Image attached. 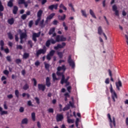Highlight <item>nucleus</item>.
<instances>
[{"label":"nucleus","mask_w":128,"mask_h":128,"mask_svg":"<svg viewBox=\"0 0 128 128\" xmlns=\"http://www.w3.org/2000/svg\"><path fill=\"white\" fill-rule=\"evenodd\" d=\"M56 40L53 38L48 40L46 42V46L47 48H50V44H54L56 42H66V38H64V36L57 35L55 38Z\"/></svg>","instance_id":"1"},{"label":"nucleus","mask_w":128,"mask_h":128,"mask_svg":"<svg viewBox=\"0 0 128 128\" xmlns=\"http://www.w3.org/2000/svg\"><path fill=\"white\" fill-rule=\"evenodd\" d=\"M110 90L112 94V100L114 102H116V98H118V95L116 94V91L112 89V84H110Z\"/></svg>","instance_id":"2"},{"label":"nucleus","mask_w":128,"mask_h":128,"mask_svg":"<svg viewBox=\"0 0 128 128\" xmlns=\"http://www.w3.org/2000/svg\"><path fill=\"white\" fill-rule=\"evenodd\" d=\"M108 120L110 122V126L111 128H112V124H113V126L116 127V118H114V117L112 118V117L110 116V114H108Z\"/></svg>","instance_id":"3"},{"label":"nucleus","mask_w":128,"mask_h":128,"mask_svg":"<svg viewBox=\"0 0 128 128\" xmlns=\"http://www.w3.org/2000/svg\"><path fill=\"white\" fill-rule=\"evenodd\" d=\"M46 52V46H44L42 49H40L36 51V56L37 58H38L40 56V54H44Z\"/></svg>","instance_id":"4"},{"label":"nucleus","mask_w":128,"mask_h":128,"mask_svg":"<svg viewBox=\"0 0 128 128\" xmlns=\"http://www.w3.org/2000/svg\"><path fill=\"white\" fill-rule=\"evenodd\" d=\"M68 62L70 66L72 68H76V64H74V61L72 59V55H70L68 57Z\"/></svg>","instance_id":"5"},{"label":"nucleus","mask_w":128,"mask_h":128,"mask_svg":"<svg viewBox=\"0 0 128 128\" xmlns=\"http://www.w3.org/2000/svg\"><path fill=\"white\" fill-rule=\"evenodd\" d=\"M58 76H62L60 80L61 84H64L68 82L64 76V72H58Z\"/></svg>","instance_id":"6"},{"label":"nucleus","mask_w":128,"mask_h":128,"mask_svg":"<svg viewBox=\"0 0 128 128\" xmlns=\"http://www.w3.org/2000/svg\"><path fill=\"white\" fill-rule=\"evenodd\" d=\"M30 0L26 2V0H18V4H24L25 8L28 6V4H30Z\"/></svg>","instance_id":"7"},{"label":"nucleus","mask_w":128,"mask_h":128,"mask_svg":"<svg viewBox=\"0 0 128 128\" xmlns=\"http://www.w3.org/2000/svg\"><path fill=\"white\" fill-rule=\"evenodd\" d=\"M40 32H39L38 33L34 32L32 35V40L34 42H36L38 40L36 38H40Z\"/></svg>","instance_id":"8"},{"label":"nucleus","mask_w":128,"mask_h":128,"mask_svg":"<svg viewBox=\"0 0 128 128\" xmlns=\"http://www.w3.org/2000/svg\"><path fill=\"white\" fill-rule=\"evenodd\" d=\"M55 32H56V28H50L48 32L49 36H52V38H54V36H56V33H55Z\"/></svg>","instance_id":"9"},{"label":"nucleus","mask_w":128,"mask_h":128,"mask_svg":"<svg viewBox=\"0 0 128 128\" xmlns=\"http://www.w3.org/2000/svg\"><path fill=\"white\" fill-rule=\"evenodd\" d=\"M66 42H62V44H58L56 46H55L54 47V50H59V48H64L66 46Z\"/></svg>","instance_id":"10"},{"label":"nucleus","mask_w":128,"mask_h":128,"mask_svg":"<svg viewBox=\"0 0 128 128\" xmlns=\"http://www.w3.org/2000/svg\"><path fill=\"white\" fill-rule=\"evenodd\" d=\"M66 66L62 65V66H58L57 68V72H56V74L58 76V72H60V70H64V72H66Z\"/></svg>","instance_id":"11"},{"label":"nucleus","mask_w":128,"mask_h":128,"mask_svg":"<svg viewBox=\"0 0 128 128\" xmlns=\"http://www.w3.org/2000/svg\"><path fill=\"white\" fill-rule=\"evenodd\" d=\"M112 10H113V12H115V14L117 16H120V12H118V6H116V5L114 4L112 7Z\"/></svg>","instance_id":"12"},{"label":"nucleus","mask_w":128,"mask_h":128,"mask_svg":"<svg viewBox=\"0 0 128 128\" xmlns=\"http://www.w3.org/2000/svg\"><path fill=\"white\" fill-rule=\"evenodd\" d=\"M64 120V115L62 114H57L56 116V122H62Z\"/></svg>","instance_id":"13"},{"label":"nucleus","mask_w":128,"mask_h":128,"mask_svg":"<svg viewBox=\"0 0 128 128\" xmlns=\"http://www.w3.org/2000/svg\"><path fill=\"white\" fill-rule=\"evenodd\" d=\"M122 86V81L118 80V82H116V88L118 90H120V88Z\"/></svg>","instance_id":"14"},{"label":"nucleus","mask_w":128,"mask_h":128,"mask_svg":"<svg viewBox=\"0 0 128 128\" xmlns=\"http://www.w3.org/2000/svg\"><path fill=\"white\" fill-rule=\"evenodd\" d=\"M58 4H52L48 6V8L50 10H54V8L55 10H58Z\"/></svg>","instance_id":"15"},{"label":"nucleus","mask_w":128,"mask_h":128,"mask_svg":"<svg viewBox=\"0 0 128 128\" xmlns=\"http://www.w3.org/2000/svg\"><path fill=\"white\" fill-rule=\"evenodd\" d=\"M38 86L39 90H42V92L46 90V85L42 84H38Z\"/></svg>","instance_id":"16"},{"label":"nucleus","mask_w":128,"mask_h":128,"mask_svg":"<svg viewBox=\"0 0 128 128\" xmlns=\"http://www.w3.org/2000/svg\"><path fill=\"white\" fill-rule=\"evenodd\" d=\"M14 0H10L8 2V4H7L9 8H12V6H14Z\"/></svg>","instance_id":"17"},{"label":"nucleus","mask_w":128,"mask_h":128,"mask_svg":"<svg viewBox=\"0 0 128 128\" xmlns=\"http://www.w3.org/2000/svg\"><path fill=\"white\" fill-rule=\"evenodd\" d=\"M46 86L48 88L50 86V77L46 78Z\"/></svg>","instance_id":"18"},{"label":"nucleus","mask_w":128,"mask_h":128,"mask_svg":"<svg viewBox=\"0 0 128 128\" xmlns=\"http://www.w3.org/2000/svg\"><path fill=\"white\" fill-rule=\"evenodd\" d=\"M8 22L10 26H12V24L14 23V18H12L8 20Z\"/></svg>","instance_id":"19"},{"label":"nucleus","mask_w":128,"mask_h":128,"mask_svg":"<svg viewBox=\"0 0 128 128\" xmlns=\"http://www.w3.org/2000/svg\"><path fill=\"white\" fill-rule=\"evenodd\" d=\"M42 10H40L38 11L37 13V17L38 18H41L42 19Z\"/></svg>","instance_id":"20"},{"label":"nucleus","mask_w":128,"mask_h":128,"mask_svg":"<svg viewBox=\"0 0 128 128\" xmlns=\"http://www.w3.org/2000/svg\"><path fill=\"white\" fill-rule=\"evenodd\" d=\"M28 38V35L26 32H22L20 34V38Z\"/></svg>","instance_id":"21"},{"label":"nucleus","mask_w":128,"mask_h":128,"mask_svg":"<svg viewBox=\"0 0 128 128\" xmlns=\"http://www.w3.org/2000/svg\"><path fill=\"white\" fill-rule=\"evenodd\" d=\"M98 34H99L100 36H102V34H104V32L102 31V28L100 26L98 28Z\"/></svg>","instance_id":"22"},{"label":"nucleus","mask_w":128,"mask_h":128,"mask_svg":"<svg viewBox=\"0 0 128 128\" xmlns=\"http://www.w3.org/2000/svg\"><path fill=\"white\" fill-rule=\"evenodd\" d=\"M66 16L65 14H63V16H62L60 15L58 16V20H66Z\"/></svg>","instance_id":"23"},{"label":"nucleus","mask_w":128,"mask_h":128,"mask_svg":"<svg viewBox=\"0 0 128 128\" xmlns=\"http://www.w3.org/2000/svg\"><path fill=\"white\" fill-rule=\"evenodd\" d=\"M18 6H14L12 10V12L14 14H16L18 13Z\"/></svg>","instance_id":"24"},{"label":"nucleus","mask_w":128,"mask_h":128,"mask_svg":"<svg viewBox=\"0 0 128 128\" xmlns=\"http://www.w3.org/2000/svg\"><path fill=\"white\" fill-rule=\"evenodd\" d=\"M90 16H92V18H96V14H94V12L92 10H90Z\"/></svg>","instance_id":"25"},{"label":"nucleus","mask_w":128,"mask_h":128,"mask_svg":"<svg viewBox=\"0 0 128 128\" xmlns=\"http://www.w3.org/2000/svg\"><path fill=\"white\" fill-rule=\"evenodd\" d=\"M23 90H28V88H30V86L28 85V83H26L22 88Z\"/></svg>","instance_id":"26"},{"label":"nucleus","mask_w":128,"mask_h":128,"mask_svg":"<svg viewBox=\"0 0 128 128\" xmlns=\"http://www.w3.org/2000/svg\"><path fill=\"white\" fill-rule=\"evenodd\" d=\"M67 120L68 124H74V120L70 118L68 116H67Z\"/></svg>","instance_id":"27"},{"label":"nucleus","mask_w":128,"mask_h":128,"mask_svg":"<svg viewBox=\"0 0 128 128\" xmlns=\"http://www.w3.org/2000/svg\"><path fill=\"white\" fill-rule=\"evenodd\" d=\"M52 78L53 82H56V80H58V78H56V73H53L52 74Z\"/></svg>","instance_id":"28"},{"label":"nucleus","mask_w":128,"mask_h":128,"mask_svg":"<svg viewBox=\"0 0 128 128\" xmlns=\"http://www.w3.org/2000/svg\"><path fill=\"white\" fill-rule=\"evenodd\" d=\"M44 20L43 19L42 20V21L40 22L39 24L40 26L42 28H44L45 25H44Z\"/></svg>","instance_id":"29"},{"label":"nucleus","mask_w":128,"mask_h":128,"mask_svg":"<svg viewBox=\"0 0 128 128\" xmlns=\"http://www.w3.org/2000/svg\"><path fill=\"white\" fill-rule=\"evenodd\" d=\"M56 16V14L52 13L47 17V20H52Z\"/></svg>","instance_id":"30"},{"label":"nucleus","mask_w":128,"mask_h":128,"mask_svg":"<svg viewBox=\"0 0 128 128\" xmlns=\"http://www.w3.org/2000/svg\"><path fill=\"white\" fill-rule=\"evenodd\" d=\"M30 57V54L28 53H24L23 54V58L26 60Z\"/></svg>","instance_id":"31"},{"label":"nucleus","mask_w":128,"mask_h":128,"mask_svg":"<svg viewBox=\"0 0 128 128\" xmlns=\"http://www.w3.org/2000/svg\"><path fill=\"white\" fill-rule=\"evenodd\" d=\"M28 118H25L22 120V124H28Z\"/></svg>","instance_id":"32"},{"label":"nucleus","mask_w":128,"mask_h":128,"mask_svg":"<svg viewBox=\"0 0 128 128\" xmlns=\"http://www.w3.org/2000/svg\"><path fill=\"white\" fill-rule=\"evenodd\" d=\"M14 94L18 98H20V92H18V90H16L14 92Z\"/></svg>","instance_id":"33"},{"label":"nucleus","mask_w":128,"mask_h":128,"mask_svg":"<svg viewBox=\"0 0 128 128\" xmlns=\"http://www.w3.org/2000/svg\"><path fill=\"white\" fill-rule=\"evenodd\" d=\"M31 116H32V120H33V122H36V113L32 112Z\"/></svg>","instance_id":"34"},{"label":"nucleus","mask_w":128,"mask_h":128,"mask_svg":"<svg viewBox=\"0 0 128 128\" xmlns=\"http://www.w3.org/2000/svg\"><path fill=\"white\" fill-rule=\"evenodd\" d=\"M59 8H62L63 10H68L66 7L64 5L62 4H60V6H59Z\"/></svg>","instance_id":"35"},{"label":"nucleus","mask_w":128,"mask_h":128,"mask_svg":"<svg viewBox=\"0 0 128 128\" xmlns=\"http://www.w3.org/2000/svg\"><path fill=\"white\" fill-rule=\"evenodd\" d=\"M81 12L83 16H84V18H88V16L86 15V12L85 10H81Z\"/></svg>","instance_id":"36"},{"label":"nucleus","mask_w":128,"mask_h":128,"mask_svg":"<svg viewBox=\"0 0 128 128\" xmlns=\"http://www.w3.org/2000/svg\"><path fill=\"white\" fill-rule=\"evenodd\" d=\"M28 44L30 46V47L32 48L34 44H32V40H29L28 41Z\"/></svg>","instance_id":"37"},{"label":"nucleus","mask_w":128,"mask_h":128,"mask_svg":"<svg viewBox=\"0 0 128 128\" xmlns=\"http://www.w3.org/2000/svg\"><path fill=\"white\" fill-rule=\"evenodd\" d=\"M55 52H56V51L54 50H52L48 54L52 56H54Z\"/></svg>","instance_id":"38"},{"label":"nucleus","mask_w":128,"mask_h":128,"mask_svg":"<svg viewBox=\"0 0 128 128\" xmlns=\"http://www.w3.org/2000/svg\"><path fill=\"white\" fill-rule=\"evenodd\" d=\"M70 105H66L63 109V112H66V110H70Z\"/></svg>","instance_id":"39"},{"label":"nucleus","mask_w":128,"mask_h":128,"mask_svg":"<svg viewBox=\"0 0 128 128\" xmlns=\"http://www.w3.org/2000/svg\"><path fill=\"white\" fill-rule=\"evenodd\" d=\"M4 8L2 4V1L0 0V12H4Z\"/></svg>","instance_id":"40"},{"label":"nucleus","mask_w":128,"mask_h":128,"mask_svg":"<svg viewBox=\"0 0 128 128\" xmlns=\"http://www.w3.org/2000/svg\"><path fill=\"white\" fill-rule=\"evenodd\" d=\"M8 36L10 40H12L14 38V36H12L11 32L8 33Z\"/></svg>","instance_id":"41"},{"label":"nucleus","mask_w":128,"mask_h":128,"mask_svg":"<svg viewBox=\"0 0 128 128\" xmlns=\"http://www.w3.org/2000/svg\"><path fill=\"white\" fill-rule=\"evenodd\" d=\"M15 62L17 64H22V60L20 58H17V59L16 60Z\"/></svg>","instance_id":"42"},{"label":"nucleus","mask_w":128,"mask_h":128,"mask_svg":"<svg viewBox=\"0 0 128 128\" xmlns=\"http://www.w3.org/2000/svg\"><path fill=\"white\" fill-rule=\"evenodd\" d=\"M58 56L60 58H62V57L64 56V54H62V52H58L57 53Z\"/></svg>","instance_id":"43"},{"label":"nucleus","mask_w":128,"mask_h":128,"mask_svg":"<svg viewBox=\"0 0 128 128\" xmlns=\"http://www.w3.org/2000/svg\"><path fill=\"white\" fill-rule=\"evenodd\" d=\"M34 100L36 102V103L37 104H40V98H38V97H35L34 98Z\"/></svg>","instance_id":"44"},{"label":"nucleus","mask_w":128,"mask_h":128,"mask_svg":"<svg viewBox=\"0 0 128 128\" xmlns=\"http://www.w3.org/2000/svg\"><path fill=\"white\" fill-rule=\"evenodd\" d=\"M44 64L45 66V68L46 70H48L50 68V64L44 62Z\"/></svg>","instance_id":"45"},{"label":"nucleus","mask_w":128,"mask_h":128,"mask_svg":"<svg viewBox=\"0 0 128 128\" xmlns=\"http://www.w3.org/2000/svg\"><path fill=\"white\" fill-rule=\"evenodd\" d=\"M32 82H34V86H36V84H38V82H36V78H34L32 80Z\"/></svg>","instance_id":"46"},{"label":"nucleus","mask_w":128,"mask_h":128,"mask_svg":"<svg viewBox=\"0 0 128 128\" xmlns=\"http://www.w3.org/2000/svg\"><path fill=\"white\" fill-rule=\"evenodd\" d=\"M32 24H34V21H32V20H31L30 21L28 24L29 28H32Z\"/></svg>","instance_id":"47"},{"label":"nucleus","mask_w":128,"mask_h":128,"mask_svg":"<svg viewBox=\"0 0 128 128\" xmlns=\"http://www.w3.org/2000/svg\"><path fill=\"white\" fill-rule=\"evenodd\" d=\"M69 6L71 8V10H72L73 12H76V10H74V6L72 4H68Z\"/></svg>","instance_id":"48"},{"label":"nucleus","mask_w":128,"mask_h":128,"mask_svg":"<svg viewBox=\"0 0 128 128\" xmlns=\"http://www.w3.org/2000/svg\"><path fill=\"white\" fill-rule=\"evenodd\" d=\"M28 106H34V105L32 104V102L31 100H28L27 103Z\"/></svg>","instance_id":"49"},{"label":"nucleus","mask_w":128,"mask_h":128,"mask_svg":"<svg viewBox=\"0 0 128 128\" xmlns=\"http://www.w3.org/2000/svg\"><path fill=\"white\" fill-rule=\"evenodd\" d=\"M48 112L50 114H54V109L52 108H50L48 110Z\"/></svg>","instance_id":"50"},{"label":"nucleus","mask_w":128,"mask_h":128,"mask_svg":"<svg viewBox=\"0 0 128 128\" xmlns=\"http://www.w3.org/2000/svg\"><path fill=\"white\" fill-rule=\"evenodd\" d=\"M68 105H70V106L72 108H74V103H72L71 101L69 102V104H68Z\"/></svg>","instance_id":"51"},{"label":"nucleus","mask_w":128,"mask_h":128,"mask_svg":"<svg viewBox=\"0 0 128 128\" xmlns=\"http://www.w3.org/2000/svg\"><path fill=\"white\" fill-rule=\"evenodd\" d=\"M40 20H42V19L40 18H38L36 20V22H35V24H36V26H38V22H40Z\"/></svg>","instance_id":"52"},{"label":"nucleus","mask_w":128,"mask_h":128,"mask_svg":"<svg viewBox=\"0 0 128 128\" xmlns=\"http://www.w3.org/2000/svg\"><path fill=\"white\" fill-rule=\"evenodd\" d=\"M27 16H26V14H24L23 15H22V16H21V18H22V20H26V18Z\"/></svg>","instance_id":"53"},{"label":"nucleus","mask_w":128,"mask_h":128,"mask_svg":"<svg viewBox=\"0 0 128 128\" xmlns=\"http://www.w3.org/2000/svg\"><path fill=\"white\" fill-rule=\"evenodd\" d=\"M46 58L48 60H52V56H50L49 54H47Z\"/></svg>","instance_id":"54"},{"label":"nucleus","mask_w":128,"mask_h":128,"mask_svg":"<svg viewBox=\"0 0 128 128\" xmlns=\"http://www.w3.org/2000/svg\"><path fill=\"white\" fill-rule=\"evenodd\" d=\"M6 59L8 60V62H12V58H10V56H7L6 57Z\"/></svg>","instance_id":"55"},{"label":"nucleus","mask_w":128,"mask_h":128,"mask_svg":"<svg viewBox=\"0 0 128 128\" xmlns=\"http://www.w3.org/2000/svg\"><path fill=\"white\" fill-rule=\"evenodd\" d=\"M1 116H4V114H8V112L3 110L0 112Z\"/></svg>","instance_id":"56"},{"label":"nucleus","mask_w":128,"mask_h":128,"mask_svg":"<svg viewBox=\"0 0 128 128\" xmlns=\"http://www.w3.org/2000/svg\"><path fill=\"white\" fill-rule=\"evenodd\" d=\"M7 98L9 100H12V98H14V96H12V94H10L7 96Z\"/></svg>","instance_id":"57"},{"label":"nucleus","mask_w":128,"mask_h":128,"mask_svg":"<svg viewBox=\"0 0 128 128\" xmlns=\"http://www.w3.org/2000/svg\"><path fill=\"white\" fill-rule=\"evenodd\" d=\"M19 112H24V107H20L19 109Z\"/></svg>","instance_id":"58"},{"label":"nucleus","mask_w":128,"mask_h":128,"mask_svg":"<svg viewBox=\"0 0 128 128\" xmlns=\"http://www.w3.org/2000/svg\"><path fill=\"white\" fill-rule=\"evenodd\" d=\"M16 48L17 50H22V45H17Z\"/></svg>","instance_id":"59"},{"label":"nucleus","mask_w":128,"mask_h":128,"mask_svg":"<svg viewBox=\"0 0 128 128\" xmlns=\"http://www.w3.org/2000/svg\"><path fill=\"white\" fill-rule=\"evenodd\" d=\"M34 64L35 66H38L40 64V61L37 60L36 62H35Z\"/></svg>","instance_id":"60"},{"label":"nucleus","mask_w":128,"mask_h":128,"mask_svg":"<svg viewBox=\"0 0 128 128\" xmlns=\"http://www.w3.org/2000/svg\"><path fill=\"white\" fill-rule=\"evenodd\" d=\"M4 74H6V76H8V74H10V72L8 70H4Z\"/></svg>","instance_id":"61"},{"label":"nucleus","mask_w":128,"mask_h":128,"mask_svg":"<svg viewBox=\"0 0 128 128\" xmlns=\"http://www.w3.org/2000/svg\"><path fill=\"white\" fill-rule=\"evenodd\" d=\"M0 46H4V42L2 40H1L0 41Z\"/></svg>","instance_id":"62"},{"label":"nucleus","mask_w":128,"mask_h":128,"mask_svg":"<svg viewBox=\"0 0 128 128\" xmlns=\"http://www.w3.org/2000/svg\"><path fill=\"white\" fill-rule=\"evenodd\" d=\"M105 83L106 84H110V78H106V80H105Z\"/></svg>","instance_id":"63"},{"label":"nucleus","mask_w":128,"mask_h":128,"mask_svg":"<svg viewBox=\"0 0 128 128\" xmlns=\"http://www.w3.org/2000/svg\"><path fill=\"white\" fill-rule=\"evenodd\" d=\"M37 126H38V128H42V125H40V122H37Z\"/></svg>","instance_id":"64"}]
</instances>
